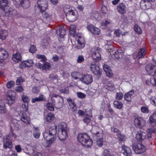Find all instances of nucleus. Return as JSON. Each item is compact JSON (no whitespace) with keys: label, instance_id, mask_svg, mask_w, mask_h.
<instances>
[{"label":"nucleus","instance_id":"f03ea898","mask_svg":"<svg viewBox=\"0 0 156 156\" xmlns=\"http://www.w3.org/2000/svg\"><path fill=\"white\" fill-rule=\"evenodd\" d=\"M77 140L83 146L88 148H90L93 144V140L86 133L79 134L77 136Z\"/></svg>","mask_w":156,"mask_h":156},{"label":"nucleus","instance_id":"774afa93","mask_svg":"<svg viewBox=\"0 0 156 156\" xmlns=\"http://www.w3.org/2000/svg\"><path fill=\"white\" fill-rule=\"evenodd\" d=\"M107 76L109 78H111L113 76V73L111 69L105 72Z\"/></svg>","mask_w":156,"mask_h":156},{"label":"nucleus","instance_id":"69168bd1","mask_svg":"<svg viewBox=\"0 0 156 156\" xmlns=\"http://www.w3.org/2000/svg\"><path fill=\"white\" fill-rule=\"evenodd\" d=\"M77 97L80 98H84L86 96V95L84 93L81 92H78L77 93Z\"/></svg>","mask_w":156,"mask_h":156},{"label":"nucleus","instance_id":"de8ad7c7","mask_svg":"<svg viewBox=\"0 0 156 156\" xmlns=\"http://www.w3.org/2000/svg\"><path fill=\"white\" fill-rule=\"evenodd\" d=\"M123 94L122 92H119L116 93L115 98L117 100H122L123 98Z\"/></svg>","mask_w":156,"mask_h":156},{"label":"nucleus","instance_id":"a18cd8bd","mask_svg":"<svg viewBox=\"0 0 156 156\" xmlns=\"http://www.w3.org/2000/svg\"><path fill=\"white\" fill-rule=\"evenodd\" d=\"M134 29L136 34H142L141 29L137 24L135 25Z\"/></svg>","mask_w":156,"mask_h":156},{"label":"nucleus","instance_id":"a211bd4d","mask_svg":"<svg viewBox=\"0 0 156 156\" xmlns=\"http://www.w3.org/2000/svg\"><path fill=\"white\" fill-rule=\"evenodd\" d=\"M16 2L18 3L24 9H27L30 6V2L29 0H15Z\"/></svg>","mask_w":156,"mask_h":156},{"label":"nucleus","instance_id":"6e6d98bb","mask_svg":"<svg viewBox=\"0 0 156 156\" xmlns=\"http://www.w3.org/2000/svg\"><path fill=\"white\" fill-rule=\"evenodd\" d=\"M103 138H101L98 139L96 141L97 144L99 147H102L103 145Z\"/></svg>","mask_w":156,"mask_h":156},{"label":"nucleus","instance_id":"bf43d9fd","mask_svg":"<svg viewBox=\"0 0 156 156\" xmlns=\"http://www.w3.org/2000/svg\"><path fill=\"white\" fill-rule=\"evenodd\" d=\"M33 135L34 137L37 139L39 137L40 135V133L37 129L34 130L33 133Z\"/></svg>","mask_w":156,"mask_h":156},{"label":"nucleus","instance_id":"4c0bfd02","mask_svg":"<svg viewBox=\"0 0 156 156\" xmlns=\"http://www.w3.org/2000/svg\"><path fill=\"white\" fill-rule=\"evenodd\" d=\"M6 109L5 104L2 100H0V113H5L6 112Z\"/></svg>","mask_w":156,"mask_h":156},{"label":"nucleus","instance_id":"b1692460","mask_svg":"<svg viewBox=\"0 0 156 156\" xmlns=\"http://www.w3.org/2000/svg\"><path fill=\"white\" fill-rule=\"evenodd\" d=\"M12 146V144L11 142L9 141L8 136L4 138L3 147L4 149H6L7 148L11 149Z\"/></svg>","mask_w":156,"mask_h":156},{"label":"nucleus","instance_id":"dca6fc26","mask_svg":"<svg viewBox=\"0 0 156 156\" xmlns=\"http://www.w3.org/2000/svg\"><path fill=\"white\" fill-rule=\"evenodd\" d=\"M20 117L21 120L25 123L30 124V118L27 115L26 113L23 111H21L20 113Z\"/></svg>","mask_w":156,"mask_h":156},{"label":"nucleus","instance_id":"2eb2a0df","mask_svg":"<svg viewBox=\"0 0 156 156\" xmlns=\"http://www.w3.org/2000/svg\"><path fill=\"white\" fill-rule=\"evenodd\" d=\"M156 66L151 64H147L145 67V69L147 73L151 76L154 75V70Z\"/></svg>","mask_w":156,"mask_h":156},{"label":"nucleus","instance_id":"aec40b11","mask_svg":"<svg viewBox=\"0 0 156 156\" xmlns=\"http://www.w3.org/2000/svg\"><path fill=\"white\" fill-rule=\"evenodd\" d=\"M122 149L121 152L125 156H131L132 154V151L131 149L125 145L123 146L122 147Z\"/></svg>","mask_w":156,"mask_h":156},{"label":"nucleus","instance_id":"f3484780","mask_svg":"<svg viewBox=\"0 0 156 156\" xmlns=\"http://www.w3.org/2000/svg\"><path fill=\"white\" fill-rule=\"evenodd\" d=\"M37 7L40 11H45L48 6V4L46 0H39L37 2Z\"/></svg>","mask_w":156,"mask_h":156},{"label":"nucleus","instance_id":"8fccbe9b","mask_svg":"<svg viewBox=\"0 0 156 156\" xmlns=\"http://www.w3.org/2000/svg\"><path fill=\"white\" fill-rule=\"evenodd\" d=\"M116 136L118 137V140L120 141H123L125 137V135L124 134H122L121 132L118 134H117Z\"/></svg>","mask_w":156,"mask_h":156},{"label":"nucleus","instance_id":"20e7f679","mask_svg":"<svg viewBox=\"0 0 156 156\" xmlns=\"http://www.w3.org/2000/svg\"><path fill=\"white\" fill-rule=\"evenodd\" d=\"M52 103L57 108H60L64 105V101L63 98L60 96L56 94H53L51 97Z\"/></svg>","mask_w":156,"mask_h":156},{"label":"nucleus","instance_id":"052dcab7","mask_svg":"<svg viewBox=\"0 0 156 156\" xmlns=\"http://www.w3.org/2000/svg\"><path fill=\"white\" fill-rule=\"evenodd\" d=\"M112 132L118 134L121 131L118 128L115 127L114 126L112 127L111 128Z\"/></svg>","mask_w":156,"mask_h":156},{"label":"nucleus","instance_id":"37998d69","mask_svg":"<svg viewBox=\"0 0 156 156\" xmlns=\"http://www.w3.org/2000/svg\"><path fill=\"white\" fill-rule=\"evenodd\" d=\"M8 4V1L7 0H0V8L3 9L7 6Z\"/></svg>","mask_w":156,"mask_h":156},{"label":"nucleus","instance_id":"13d9d810","mask_svg":"<svg viewBox=\"0 0 156 156\" xmlns=\"http://www.w3.org/2000/svg\"><path fill=\"white\" fill-rule=\"evenodd\" d=\"M15 84L14 82L13 81H8L7 83V87L9 88H11Z\"/></svg>","mask_w":156,"mask_h":156},{"label":"nucleus","instance_id":"bb28decb","mask_svg":"<svg viewBox=\"0 0 156 156\" xmlns=\"http://www.w3.org/2000/svg\"><path fill=\"white\" fill-rule=\"evenodd\" d=\"M46 100V98L42 94H40L38 97L35 98H32L31 100V102L33 103H35L37 102L44 101Z\"/></svg>","mask_w":156,"mask_h":156},{"label":"nucleus","instance_id":"39448f33","mask_svg":"<svg viewBox=\"0 0 156 156\" xmlns=\"http://www.w3.org/2000/svg\"><path fill=\"white\" fill-rule=\"evenodd\" d=\"M64 9V12L66 13V17L67 20L70 22H73L76 21L78 18L77 12L74 11L72 10H68V12Z\"/></svg>","mask_w":156,"mask_h":156},{"label":"nucleus","instance_id":"f704fd0d","mask_svg":"<svg viewBox=\"0 0 156 156\" xmlns=\"http://www.w3.org/2000/svg\"><path fill=\"white\" fill-rule=\"evenodd\" d=\"M81 74L78 72H73L72 73L71 76L75 80L80 79V78L81 77Z\"/></svg>","mask_w":156,"mask_h":156},{"label":"nucleus","instance_id":"1a4fd4ad","mask_svg":"<svg viewBox=\"0 0 156 156\" xmlns=\"http://www.w3.org/2000/svg\"><path fill=\"white\" fill-rule=\"evenodd\" d=\"M146 122L142 117H136L133 121L134 125L136 128L140 129L146 125Z\"/></svg>","mask_w":156,"mask_h":156},{"label":"nucleus","instance_id":"ddd939ff","mask_svg":"<svg viewBox=\"0 0 156 156\" xmlns=\"http://www.w3.org/2000/svg\"><path fill=\"white\" fill-rule=\"evenodd\" d=\"M19 129V125L16 120H13L12 121V123L10 125V133L12 136L16 138L17 136L14 132V129L17 130Z\"/></svg>","mask_w":156,"mask_h":156},{"label":"nucleus","instance_id":"4468645a","mask_svg":"<svg viewBox=\"0 0 156 156\" xmlns=\"http://www.w3.org/2000/svg\"><path fill=\"white\" fill-rule=\"evenodd\" d=\"M147 137V133L140 130L138 131L136 135V139L138 141L141 142Z\"/></svg>","mask_w":156,"mask_h":156},{"label":"nucleus","instance_id":"864d4df0","mask_svg":"<svg viewBox=\"0 0 156 156\" xmlns=\"http://www.w3.org/2000/svg\"><path fill=\"white\" fill-rule=\"evenodd\" d=\"M104 156H114L113 154L111 153L108 150L106 149L104 152Z\"/></svg>","mask_w":156,"mask_h":156},{"label":"nucleus","instance_id":"cd10ccee","mask_svg":"<svg viewBox=\"0 0 156 156\" xmlns=\"http://www.w3.org/2000/svg\"><path fill=\"white\" fill-rule=\"evenodd\" d=\"M67 101L69 103L70 108L72 111L73 112H76L77 108L76 104L73 102L74 101H73L70 98L68 99L67 100Z\"/></svg>","mask_w":156,"mask_h":156},{"label":"nucleus","instance_id":"79ce46f5","mask_svg":"<svg viewBox=\"0 0 156 156\" xmlns=\"http://www.w3.org/2000/svg\"><path fill=\"white\" fill-rule=\"evenodd\" d=\"M7 15H9L13 10L12 8L7 5L2 9Z\"/></svg>","mask_w":156,"mask_h":156},{"label":"nucleus","instance_id":"c756f323","mask_svg":"<svg viewBox=\"0 0 156 156\" xmlns=\"http://www.w3.org/2000/svg\"><path fill=\"white\" fill-rule=\"evenodd\" d=\"M146 83L148 85H150L151 84L153 86L156 87V76H153L151 77L150 80H146Z\"/></svg>","mask_w":156,"mask_h":156},{"label":"nucleus","instance_id":"412c9836","mask_svg":"<svg viewBox=\"0 0 156 156\" xmlns=\"http://www.w3.org/2000/svg\"><path fill=\"white\" fill-rule=\"evenodd\" d=\"M12 60L16 63L20 62L22 60V57L21 54L19 52H16L12 55Z\"/></svg>","mask_w":156,"mask_h":156},{"label":"nucleus","instance_id":"423d86ee","mask_svg":"<svg viewBox=\"0 0 156 156\" xmlns=\"http://www.w3.org/2000/svg\"><path fill=\"white\" fill-rule=\"evenodd\" d=\"M57 126L54 125L50 127L48 130H45L43 133L45 137L50 138L49 136L56 138V135L57 133Z\"/></svg>","mask_w":156,"mask_h":156},{"label":"nucleus","instance_id":"f8f14e48","mask_svg":"<svg viewBox=\"0 0 156 156\" xmlns=\"http://www.w3.org/2000/svg\"><path fill=\"white\" fill-rule=\"evenodd\" d=\"M90 69L92 72L95 75H100L101 73V69H100L99 66L95 63H91Z\"/></svg>","mask_w":156,"mask_h":156},{"label":"nucleus","instance_id":"49530a36","mask_svg":"<svg viewBox=\"0 0 156 156\" xmlns=\"http://www.w3.org/2000/svg\"><path fill=\"white\" fill-rule=\"evenodd\" d=\"M49 44V41L46 39H44L42 41V43L41 44V46L43 48H47Z\"/></svg>","mask_w":156,"mask_h":156},{"label":"nucleus","instance_id":"2f4dec72","mask_svg":"<svg viewBox=\"0 0 156 156\" xmlns=\"http://www.w3.org/2000/svg\"><path fill=\"white\" fill-rule=\"evenodd\" d=\"M134 94L133 90H131L126 93L124 95V99L128 102H130L131 101L132 96Z\"/></svg>","mask_w":156,"mask_h":156},{"label":"nucleus","instance_id":"c03bdc74","mask_svg":"<svg viewBox=\"0 0 156 156\" xmlns=\"http://www.w3.org/2000/svg\"><path fill=\"white\" fill-rule=\"evenodd\" d=\"M42 12V15L44 18L46 20H50L51 15L48 14L45 11H40Z\"/></svg>","mask_w":156,"mask_h":156},{"label":"nucleus","instance_id":"ea45409f","mask_svg":"<svg viewBox=\"0 0 156 156\" xmlns=\"http://www.w3.org/2000/svg\"><path fill=\"white\" fill-rule=\"evenodd\" d=\"M74 27L73 25L70 26L69 30L70 36L73 37L76 35V29Z\"/></svg>","mask_w":156,"mask_h":156},{"label":"nucleus","instance_id":"c9c22d12","mask_svg":"<svg viewBox=\"0 0 156 156\" xmlns=\"http://www.w3.org/2000/svg\"><path fill=\"white\" fill-rule=\"evenodd\" d=\"M8 35V33L7 30H2L0 31V38L2 40L5 39Z\"/></svg>","mask_w":156,"mask_h":156},{"label":"nucleus","instance_id":"58836bf2","mask_svg":"<svg viewBox=\"0 0 156 156\" xmlns=\"http://www.w3.org/2000/svg\"><path fill=\"white\" fill-rule=\"evenodd\" d=\"M100 129V127L97 126H94L92 127L91 131L93 134L97 136H99Z\"/></svg>","mask_w":156,"mask_h":156},{"label":"nucleus","instance_id":"a878e982","mask_svg":"<svg viewBox=\"0 0 156 156\" xmlns=\"http://www.w3.org/2000/svg\"><path fill=\"white\" fill-rule=\"evenodd\" d=\"M92 57L94 61L99 62L101 59V55L98 49L92 54Z\"/></svg>","mask_w":156,"mask_h":156},{"label":"nucleus","instance_id":"7c9ffc66","mask_svg":"<svg viewBox=\"0 0 156 156\" xmlns=\"http://www.w3.org/2000/svg\"><path fill=\"white\" fill-rule=\"evenodd\" d=\"M57 34L61 38H63L65 35L66 32V30L63 27H59L56 30Z\"/></svg>","mask_w":156,"mask_h":156},{"label":"nucleus","instance_id":"5fc2aeb1","mask_svg":"<svg viewBox=\"0 0 156 156\" xmlns=\"http://www.w3.org/2000/svg\"><path fill=\"white\" fill-rule=\"evenodd\" d=\"M27 67H31L34 64L33 60H28L26 61Z\"/></svg>","mask_w":156,"mask_h":156},{"label":"nucleus","instance_id":"9d476101","mask_svg":"<svg viewBox=\"0 0 156 156\" xmlns=\"http://www.w3.org/2000/svg\"><path fill=\"white\" fill-rule=\"evenodd\" d=\"M87 28L89 32L94 35H98L101 34L100 29L93 24H88Z\"/></svg>","mask_w":156,"mask_h":156},{"label":"nucleus","instance_id":"09e8293b","mask_svg":"<svg viewBox=\"0 0 156 156\" xmlns=\"http://www.w3.org/2000/svg\"><path fill=\"white\" fill-rule=\"evenodd\" d=\"M37 51V48L35 46L33 45H31L29 49V52L32 54L35 53Z\"/></svg>","mask_w":156,"mask_h":156},{"label":"nucleus","instance_id":"0eeeda50","mask_svg":"<svg viewBox=\"0 0 156 156\" xmlns=\"http://www.w3.org/2000/svg\"><path fill=\"white\" fill-rule=\"evenodd\" d=\"M16 95V93L13 90H9L7 91L6 98L9 105H11L15 102Z\"/></svg>","mask_w":156,"mask_h":156},{"label":"nucleus","instance_id":"c85d7f7f","mask_svg":"<svg viewBox=\"0 0 156 156\" xmlns=\"http://www.w3.org/2000/svg\"><path fill=\"white\" fill-rule=\"evenodd\" d=\"M43 136L44 139L46 140V147H49L51 146L54 141L56 139V138H53L52 137H51L50 136H49L50 138L45 137L44 135H43Z\"/></svg>","mask_w":156,"mask_h":156},{"label":"nucleus","instance_id":"338daca9","mask_svg":"<svg viewBox=\"0 0 156 156\" xmlns=\"http://www.w3.org/2000/svg\"><path fill=\"white\" fill-rule=\"evenodd\" d=\"M28 103H25L23 104V108L24 111L27 112L28 109Z\"/></svg>","mask_w":156,"mask_h":156},{"label":"nucleus","instance_id":"6ab92c4d","mask_svg":"<svg viewBox=\"0 0 156 156\" xmlns=\"http://www.w3.org/2000/svg\"><path fill=\"white\" fill-rule=\"evenodd\" d=\"M76 38L78 43L77 48L80 49L83 48L84 46V44L85 42L84 38L78 34L76 35Z\"/></svg>","mask_w":156,"mask_h":156},{"label":"nucleus","instance_id":"4be33fe9","mask_svg":"<svg viewBox=\"0 0 156 156\" xmlns=\"http://www.w3.org/2000/svg\"><path fill=\"white\" fill-rule=\"evenodd\" d=\"M147 53V50L145 47H143L139 50L137 57L139 59L143 58Z\"/></svg>","mask_w":156,"mask_h":156},{"label":"nucleus","instance_id":"a19ab883","mask_svg":"<svg viewBox=\"0 0 156 156\" xmlns=\"http://www.w3.org/2000/svg\"><path fill=\"white\" fill-rule=\"evenodd\" d=\"M150 122L151 124H156V110L153 113L149 118Z\"/></svg>","mask_w":156,"mask_h":156},{"label":"nucleus","instance_id":"72a5a7b5","mask_svg":"<svg viewBox=\"0 0 156 156\" xmlns=\"http://www.w3.org/2000/svg\"><path fill=\"white\" fill-rule=\"evenodd\" d=\"M114 107L115 108L121 109L123 107V104L121 101L115 100L113 102Z\"/></svg>","mask_w":156,"mask_h":156},{"label":"nucleus","instance_id":"393cba45","mask_svg":"<svg viewBox=\"0 0 156 156\" xmlns=\"http://www.w3.org/2000/svg\"><path fill=\"white\" fill-rule=\"evenodd\" d=\"M8 53L7 51L3 49L0 48V62L6 59L8 57Z\"/></svg>","mask_w":156,"mask_h":156},{"label":"nucleus","instance_id":"e2e57ef3","mask_svg":"<svg viewBox=\"0 0 156 156\" xmlns=\"http://www.w3.org/2000/svg\"><path fill=\"white\" fill-rule=\"evenodd\" d=\"M84 61V58L82 55H79L77 58V62L78 63H81Z\"/></svg>","mask_w":156,"mask_h":156},{"label":"nucleus","instance_id":"9b49d317","mask_svg":"<svg viewBox=\"0 0 156 156\" xmlns=\"http://www.w3.org/2000/svg\"><path fill=\"white\" fill-rule=\"evenodd\" d=\"M80 81L86 84H91L93 81V77L91 75L88 74L82 75Z\"/></svg>","mask_w":156,"mask_h":156},{"label":"nucleus","instance_id":"7ed1b4c3","mask_svg":"<svg viewBox=\"0 0 156 156\" xmlns=\"http://www.w3.org/2000/svg\"><path fill=\"white\" fill-rule=\"evenodd\" d=\"M66 127L67 125L65 122H62L58 125V135L61 141L65 140L68 136Z\"/></svg>","mask_w":156,"mask_h":156},{"label":"nucleus","instance_id":"473e14b6","mask_svg":"<svg viewBox=\"0 0 156 156\" xmlns=\"http://www.w3.org/2000/svg\"><path fill=\"white\" fill-rule=\"evenodd\" d=\"M114 55L117 59L122 58L124 56V53L122 49H118L114 53Z\"/></svg>","mask_w":156,"mask_h":156},{"label":"nucleus","instance_id":"e433bc0d","mask_svg":"<svg viewBox=\"0 0 156 156\" xmlns=\"http://www.w3.org/2000/svg\"><path fill=\"white\" fill-rule=\"evenodd\" d=\"M54 114L52 112L48 113L46 117V121L48 122L52 121L54 119Z\"/></svg>","mask_w":156,"mask_h":156},{"label":"nucleus","instance_id":"4d7b16f0","mask_svg":"<svg viewBox=\"0 0 156 156\" xmlns=\"http://www.w3.org/2000/svg\"><path fill=\"white\" fill-rule=\"evenodd\" d=\"M48 109L51 111H53L54 110V107L52 103L50 102L48 103L46 105Z\"/></svg>","mask_w":156,"mask_h":156},{"label":"nucleus","instance_id":"3c124183","mask_svg":"<svg viewBox=\"0 0 156 156\" xmlns=\"http://www.w3.org/2000/svg\"><path fill=\"white\" fill-rule=\"evenodd\" d=\"M25 81V79L22 76L18 77L16 81V83L17 85H19L20 83L23 82Z\"/></svg>","mask_w":156,"mask_h":156},{"label":"nucleus","instance_id":"680f3d73","mask_svg":"<svg viewBox=\"0 0 156 156\" xmlns=\"http://www.w3.org/2000/svg\"><path fill=\"white\" fill-rule=\"evenodd\" d=\"M24 90L23 87L21 86H19L16 87V91L18 93L21 92Z\"/></svg>","mask_w":156,"mask_h":156},{"label":"nucleus","instance_id":"0e129e2a","mask_svg":"<svg viewBox=\"0 0 156 156\" xmlns=\"http://www.w3.org/2000/svg\"><path fill=\"white\" fill-rule=\"evenodd\" d=\"M26 61H23L21 62L19 65V67L21 69H23L27 67Z\"/></svg>","mask_w":156,"mask_h":156},{"label":"nucleus","instance_id":"f257e3e1","mask_svg":"<svg viewBox=\"0 0 156 156\" xmlns=\"http://www.w3.org/2000/svg\"><path fill=\"white\" fill-rule=\"evenodd\" d=\"M36 57L38 59H41V62L44 63L43 64L40 62H37L35 64V66L37 69H40L42 71L49 70L51 67L50 64L47 62V58L44 55L37 54Z\"/></svg>","mask_w":156,"mask_h":156},{"label":"nucleus","instance_id":"6e6552de","mask_svg":"<svg viewBox=\"0 0 156 156\" xmlns=\"http://www.w3.org/2000/svg\"><path fill=\"white\" fill-rule=\"evenodd\" d=\"M133 148L135 152L137 154H141L146 151V147L141 143H134L133 146Z\"/></svg>","mask_w":156,"mask_h":156},{"label":"nucleus","instance_id":"5701e85b","mask_svg":"<svg viewBox=\"0 0 156 156\" xmlns=\"http://www.w3.org/2000/svg\"><path fill=\"white\" fill-rule=\"evenodd\" d=\"M126 7L124 3H120L117 6V9L118 12L122 14H124L126 12Z\"/></svg>","mask_w":156,"mask_h":156},{"label":"nucleus","instance_id":"603ef678","mask_svg":"<svg viewBox=\"0 0 156 156\" xmlns=\"http://www.w3.org/2000/svg\"><path fill=\"white\" fill-rule=\"evenodd\" d=\"M22 100L24 103H28L30 101L29 98L27 96L24 95L22 96Z\"/></svg>","mask_w":156,"mask_h":156}]
</instances>
